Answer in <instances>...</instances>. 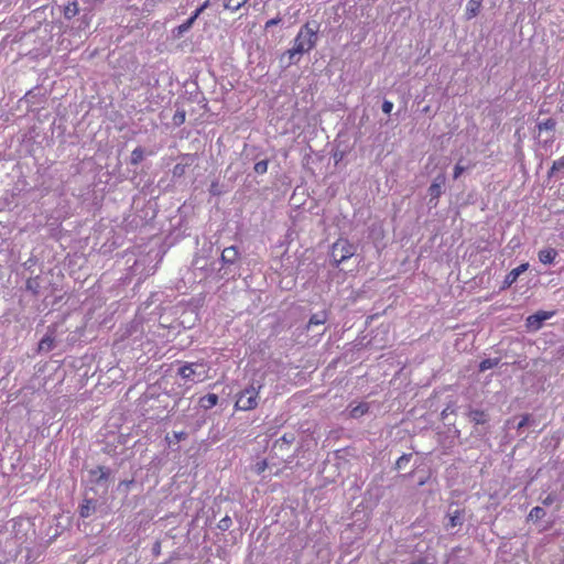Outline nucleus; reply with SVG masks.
I'll use <instances>...</instances> for the list:
<instances>
[{
	"mask_svg": "<svg viewBox=\"0 0 564 564\" xmlns=\"http://www.w3.org/2000/svg\"><path fill=\"white\" fill-rule=\"evenodd\" d=\"M262 388V383L252 382L242 391L237 394L235 408L241 411L253 410L258 406L259 392Z\"/></svg>",
	"mask_w": 564,
	"mask_h": 564,
	"instance_id": "obj_1",
	"label": "nucleus"
},
{
	"mask_svg": "<svg viewBox=\"0 0 564 564\" xmlns=\"http://www.w3.org/2000/svg\"><path fill=\"white\" fill-rule=\"evenodd\" d=\"M317 31L311 28L310 23L303 25L294 39V51L300 54L310 52L316 44Z\"/></svg>",
	"mask_w": 564,
	"mask_h": 564,
	"instance_id": "obj_2",
	"label": "nucleus"
},
{
	"mask_svg": "<svg viewBox=\"0 0 564 564\" xmlns=\"http://www.w3.org/2000/svg\"><path fill=\"white\" fill-rule=\"evenodd\" d=\"M357 247L347 239H338L332 246L330 257L337 268L341 262L350 259L356 253Z\"/></svg>",
	"mask_w": 564,
	"mask_h": 564,
	"instance_id": "obj_3",
	"label": "nucleus"
},
{
	"mask_svg": "<svg viewBox=\"0 0 564 564\" xmlns=\"http://www.w3.org/2000/svg\"><path fill=\"white\" fill-rule=\"evenodd\" d=\"M239 251L237 247L230 246L221 251L220 260L223 262V269L219 270V278L225 279L232 272L231 265H235L239 260Z\"/></svg>",
	"mask_w": 564,
	"mask_h": 564,
	"instance_id": "obj_4",
	"label": "nucleus"
},
{
	"mask_svg": "<svg viewBox=\"0 0 564 564\" xmlns=\"http://www.w3.org/2000/svg\"><path fill=\"white\" fill-rule=\"evenodd\" d=\"M177 373L187 381H202L205 378L202 364H186L178 368Z\"/></svg>",
	"mask_w": 564,
	"mask_h": 564,
	"instance_id": "obj_5",
	"label": "nucleus"
},
{
	"mask_svg": "<svg viewBox=\"0 0 564 564\" xmlns=\"http://www.w3.org/2000/svg\"><path fill=\"white\" fill-rule=\"evenodd\" d=\"M555 315V311H538L525 318V327L529 332H538L543 323Z\"/></svg>",
	"mask_w": 564,
	"mask_h": 564,
	"instance_id": "obj_6",
	"label": "nucleus"
},
{
	"mask_svg": "<svg viewBox=\"0 0 564 564\" xmlns=\"http://www.w3.org/2000/svg\"><path fill=\"white\" fill-rule=\"evenodd\" d=\"M445 181H446L445 174L441 173L433 180L432 184L430 185L427 192H429V196H430L429 204L431 205V207H436L437 199L443 194V187L445 185Z\"/></svg>",
	"mask_w": 564,
	"mask_h": 564,
	"instance_id": "obj_7",
	"label": "nucleus"
},
{
	"mask_svg": "<svg viewBox=\"0 0 564 564\" xmlns=\"http://www.w3.org/2000/svg\"><path fill=\"white\" fill-rule=\"evenodd\" d=\"M556 126H557V121L554 118H547V119H543V120L538 119L536 129H538L539 133L541 134V133L545 132L547 134L546 139L543 140L544 145L553 143V141L555 139L554 132H555Z\"/></svg>",
	"mask_w": 564,
	"mask_h": 564,
	"instance_id": "obj_8",
	"label": "nucleus"
},
{
	"mask_svg": "<svg viewBox=\"0 0 564 564\" xmlns=\"http://www.w3.org/2000/svg\"><path fill=\"white\" fill-rule=\"evenodd\" d=\"M90 480L98 486H102L106 490L108 488L107 482L110 477V469L104 466H97L95 469L89 471Z\"/></svg>",
	"mask_w": 564,
	"mask_h": 564,
	"instance_id": "obj_9",
	"label": "nucleus"
},
{
	"mask_svg": "<svg viewBox=\"0 0 564 564\" xmlns=\"http://www.w3.org/2000/svg\"><path fill=\"white\" fill-rule=\"evenodd\" d=\"M529 263H522L519 267L512 269L505 278L501 290L510 288L518 278L528 270Z\"/></svg>",
	"mask_w": 564,
	"mask_h": 564,
	"instance_id": "obj_10",
	"label": "nucleus"
},
{
	"mask_svg": "<svg viewBox=\"0 0 564 564\" xmlns=\"http://www.w3.org/2000/svg\"><path fill=\"white\" fill-rule=\"evenodd\" d=\"M97 510V500L85 497L79 506L78 512L82 518H89Z\"/></svg>",
	"mask_w": 564,
	"mask_h": 564,
	"instance_id": "obj_11",
	"label": "nucleus"
},
{
	"mask_svg": "<svg viewBox=\"0 0 564 564\" xmlns=\"http://www.w3.org/2000/svg\"><path fill=\"white\" fill-rule=\"evenodd\" d=\"M193 163V154H185L182 156L181 163H177L173 169L174 176H182L185 173V169Z\"/></svg>",
	"mask_w": 564,
	"mask_h": 564,
	"instance_id": "obj_12",
	"label": "nucleus"
},
{
	"mask_svg": "<svg viewBox=\"0 0 564 564\" xmlns=\"http://www.w3.org/2000/svg\"><path fill=\"white\" fill-rule=\"evenodd\" d=\"M557 256V251L554 248H545L539 251L538 257L541 263L551 264Z\"/></svg>",
	"mask_w": 564,
	"mask_h": 564,
	"instance_id": "obj_13",
	"label": "nucleus"
},
{
	"mask_svg": "<svg viewBox=\"0 0 564 564\" xmlns=\"http://www.w3.org/2000/svg\"><path fill=\"white\" fill-rule=\"evenodd\" d=\"M482 0H469L466 7V19L470 20L476 17L480 10Z\"/></svg>",
	"mask_w": 564,
	"mask_h": 564,
	"instance_id": "obj_14",
	"label": "nucleus"
},
{
	"mask_svg": "<svg viewBox=\"0 0 564 564\" xmlns=\"http://www.w3.org/2000/svg\"><path fill=\"white\" fill-rule=\"evenodd\" d=\"M218 402V395L215 393H208L199 399V405L205 409L209 410L214 408Z\"/></svg>",
	"mask_w": 564,
	"mask_h": 564,
	"instance_id": "obj_15",
	"label": "nucleus"
},
{
	"mask_svg": "<svg viewBox=\"0 0 564 564\" xmlns=\"http://www.w3.org/2000/svg\"><path fill=\"white\" fill-rule=\"evenodd\" d=\"M468 417L475 424H485L488 422V415L481 410H470L468 412Z\"/></svg>",
	"mask_w": 564,
	"mask_h": 564,
	"instance_id": "obj_16",
	"label": "nucleus"
},
{
	"mask_svg": "<svg viewBox=\"0 0 564 564\" xmlns=\"http://www.w3.org/2000/svg\"><path fill=\"white\" fill-rule=\"evenodd\" d=\"M327 321V313L325 311L313 314L307 323V329L312 326L323 325Z\"/></svg>",
	"mask_w": 564,
	"mask_h": 564,
	"instance_id": "obj_17",
	"label": "nucleus"
},
{
	"mask_svg": "<svg viewBox=\"0 0 564 564\" xmlns=\"http://www.w3.org/2000/svg\"><path fill=\"white\" fill-rule=\"evenodd\" d=\"M295 441L294 433H285L274 442L273 447L282 449L284 445H290Z\"/></svg>",
	"mask_w": 564,
	"mask_h": 564,
	"instance_id": "obj_18",
	"label": "nucleus"
},
{
	"mask_svg": "<svg viewBox=\"0 0 564 564\" xmlns=\"http://www.w3.org/2000/svg\"><path fill=\"white\" fill-rule=\"evenodd\" d=\"M53 348H54V337L47 334L41 339V341L39 344V350L47 352V351L52 350Z\"/></svg>",
	"mask_w": 564,
	"mask_h": 564,
	"instance_id": "obj_19",
	"label": "nucleus"
},
{
	"mask_svg": "<svg viewBox=\"0 0 564 564\" xmlns=\"http://www.w3.org/2000/svg\"><path fill=\"white\" fill-rule=\"evenodd\" d=\"M368 410H369L368 403H360L356 406H352L350 409L349 414L351 417L358 419V417L362 416L364 414H366L368 412Z\"/></svg>",
	"mask_w": 564,
	"mask_h": 564,
	"instance_id": "obj_20",
	"label": "nucleus"
},
{
	"mask_svg": "<svg viewBox=\"0 0 564 564\" xmlns=\"http://www.w3.org/2000/svg\"><path fill=\"white\" fill-rule=\"evenodd\" d=\"M464 522V511L455 510L449 514V527L455 528L462 525Z\"/></svg>",
	"mask_w": 564,
	"mask_h": 564,
	"instance_id": "obj_21",
	"label": "nucleus"
},
{
	"mask_svg": "<svg viewBox=\"0 0 564 564\" xmlns=\"http://www.w3.org/2000/svg\"><path fill=\"white\" fill-rule=\"evenodd\" d=\"M78 3L76 1L69 2L64 8V17L65 19L70 20L78 13Z\"/></svg>",
	"mask_w": 564,
	"mask_h": 564,
	"instance_id": "obj_22",
	"label": "nucleus"
},
{
	"mask_svg": "<svg viewBox=\"0 0 564 564\" xmlns=\"http://www.w3.org/2000/svg\"><path fill=\"white\" fill-rule=\"evenodd\" d=\"M40 281L39 276L30 278L26 280L25 289L30 292H32L34 295H37L40 293Z\"/></svg>",
	"mask_w": 564,
	"mask_h": 564,
	"instance_id": "obj_23",
	"label": "nucleus"
},
{
	"mask_svg": "<svg viewBox=\"0 0 564 564\" xmlns=\"http://www.w3.org/2000/svg\"><path fill=\"white\" fill-rule=\"evenodd\" d=\"M299 55H301L299 52L294 51V47L288 50L284 55L281 58V62L284 61V57L288 56V62L285 64V67H289L292 64H296L299 62Z\"/></svg>",
	"mask_w": 564,
	"mask_h": 564,
	"instance_id": "obj_24",
	"label": "nucleus"
},
{
	"mask_svg": "<svg viewBox=\"0 0 564 564\" xmlns=\"http://www.w3.org/2000/svg\"><path fill=\"white\" fill-rule=\"evenodd\" d=\"M143 159H144V150L141 147H137L131 152L130 163L132 165H138L139 163H141L143 161Z\"/></svg>",
	"mask_w": 564,
	"mask_h": 564,
	"instance_id": "obj_25",
	"label": "nucleus"
},
{
	"mask_svg": "<svg viewBox=\"0 0 564 564\" xmlns=\"http://www.w3.org/2000/svg\"><path fill=\"white\" fill-rule=\"evenodd\" d=\"M500 362V359L499 358H488V359H484L482 361H480L479 364V371L480 372H484L488 369H491V368H495L499 365Z\"/></svg>",
	"mask_w": 564,
	"mask_h": 564,
	"instance_id": "obj_26",
	"label": "nucleus"
},
{
	"mask_svg": "<svg viewBox=\"0 0 564 564\" xmlns=\"http://www.w3.org/2000/svg\"><path fill=\"white\" fill-rule=\"evenodd\" d=\"M195 20L191 17L188 18L184 23H182L181 25H178L176 29H175V36H182L184 33H186L187 31L191 30V28L193 26Z\"/></svg>",
	"mask_w": 564,
	"mask_h": 564,
	"instance_id": "obj_27",
	"label": "nucleus"
},
{
	"mask_svg": "<svg viewBox=\"0 0 564 564\" xmlns=\"http://www.w3.org/2000/svg\"><path fill=\"white\" fill-rule=\"evenodd\" d=\"M248 0H224V8L231 11L239 10Z\"/></svg>",
	"mask_w": 564,
	"mask_h": 564,
	"instance_id": "obj_28",
	"label": "nucleus"
},
{
	"mask_svg": "<svg viewBox=\"0 0 564 564\" xmlns=\"http://www.w3.org/2000/svg\"><path fill=\"white\" fill-rule=\"evenodd\" d=\"M562 170H564V155L553 162L550 171L547 172V176L552 177L555 173Z\"/></svg>",
	"mask_w": 564,
	"mask_h": 564,
	"instance_id": "obj_29",
	"label": "nucleus"
},
{
	"mask_svg": "<svg viewBox=\"0 0 564 564\" xmlns=\"http://www.w3.org/2000/svg\"><path fill=\"white\" fill-rule=\"evenodd\" d=\"M545 517V510L542 507H534L529 513V519L532 521L541 520Z\"/></svg>",
	"mask_w": 564,
	"mask_h": 564,
	"instance_id": "obj_30",
	"label": "nucleus"
},
{
	"mask_svg": "<svg viewBox=\"0 0 564 564\" xmlns=\"http://www.w3.org/2000/svg\"><path fill=\"white\" fill-rule=\"evenodd\" d=\"M412 454H403L400 456L395 463V469H402L404 468L408 463L411 460Z\"/></svg>",
	"mask_w": 564,
	"mask_h": 564,
	"instance_id": "obj_31",
	"label": "nucleus"
},
{
	"mask_svg": "<svg viewBox=\"0 0 564 564\" xmlns=\"http://www.w3.org/2000/svg\"><path fill=\"white\" fill-rule=\"evenodd\" d=\"M268 160L259 161L254 164L253 170L257 174H264L268 171Z\"/></svg>",
	"mask_w": 564,
	"mask_h": 564,
	"instance_id": "obj_32",
	"label": "nucleus"
},
{
	"mask_svg": "<svg viewBox=\"0 0 564 564\" xmlns=\"http://www.w3.org/2000/svg\"><path fill=\"white\" fill-rule=\"evenodd\" d=\"M186 113L184 110H177L173 116V123L175 126H181L185 122Z\"/></svg>",
	"mask_w": 564,
	"mask_h": 564,
	"instance_id": "obj_33",
	"label": "nucleus"
},
{
	"mask_svg": "<svg viewBox=\"0 0 564 564\" xmlns=\"http://www.w3.org/2000/svg\"><path fill=\"white\" fill-rule=\"evenodd\" d=\"M231 524H232V521H231L230 517L226 516L223 519H220V521L218 522L217 527L221 531H227V530H229Z\"/></svg>",
	"mask_w": 564,
	"mask_h": 564,
	"instance_id": "obj_34",
	"label": "nucleus"
},
{
	"mask_svg": "<svg viewBox=\"0 0 564 564\" xmlns=\"http://www.w3.org/2000/svg\"><path fill=\"white\" fill-rule=\"evenodd\" d=\"M532 421H533V420H532L531 415L525 414V415H523V416L521 417L520 422H519V423H518V425H517V429H518V430H521V429H523L524 426H527V425L531 424V422H532Z\"/></svg>",
	"mask_w": 564,
	"mask_h": 564,
	"instance_id": "obj_35",
	"label": "nucleus"
},
{
	"mask_svg": "<svg viewBox=\"0 0 564 564\" xmlns=\"http://www.w3.org/2000/svg\"><path fill=\"white\" fill-rule=\"evenodd\" d=\"M209 6V0H206L200 7H198L193 13L192 18L196 21V19L204 12L206 8Z\"/></svg>",
	"mask_w": 564,
	"mask_h": 564,
	"instance_id": "obj_36",
	"label": "nucleus"
},
{
	"mask_svg": "<svg viewBox=\"0 0 564 564\" xmlns=\"http://www.w3.org/2000/svg\"><path fill=\"white\" fill-rule=\"evenodd\" d=\"M209 193L214 196H219L221 194V189L219 187L218 182H213L209 187Z\"/></svg>",
	"mask_w": 564,
	"mask_h": 564,
	"instance_id": "obj_37",
	"label": "nucleus"
},
{
	"mask_svg": "<svg viewBox=\"0 0 564 564\" xmlns=\"http://www.w3.org/2000/svg\"><path fill=\"white\" fill-rule=\"evenodd\" d=\"M393 104L389 100H384L382 102V111L387 115H389L392 111Z\"/></svg>",
	"mask_w": 564,
	"mask_h": 564,
	"instance_id": "obj_38",
	"label": "nucleus"
},
{
	"mask_svg": "<svg viewBox=\"0 0 564 564\" xmlns=\"http://www.w3.org/2000/svg\"><path fill=\"white\" fill-rule=\"evenodd\" d=\"M465 171V167L457 163L454 167V178L457 180L462 173Z\"/></svg>",
	"mask_w": 564,
	"mask_h": 564,
	"instance_id": "obj_39",
	"label": "nucleus"
},
{
	"mask_svg": "<svg viewBox=\"0 0 564 564\" xmlns=\"http://www.w3.org/2000/svg\"><path fill=\"white\" fill-rule=\"evenodd\" d=\"M173 437H174L175 442H181L182 440H185L187 437V433L184 431L174 432Z\"/></svg>",
	"mask_w": 564,
	"mask_h": 564,
	"instance_id": "obj_40",
	"label": "nucleus"
},
{
	"mask_svg": "<svg viewBox=\"0 0 564 564\" xmlns=\"http://www.w3.org/2000/svg\"><path fill=\"white\" fill-rule=\"evenodd\" d=\"M555 499H556V498H555V496H554V495H552V494H550V495H547V496L542 500V503H543L544 506H550V505H552V503L555 501Z\"/></svg>",
	"mask_w": 564,
	"mask_h": 564,
	"instance_id": "obj_41",
	"label": "nucleus"
},
{
	"mask_svg": "<svg viewBox=\"0 0 564 564\" xmlns=\"http://www.w3.org/2000/svg\"><path fill=\"white\" fill-rule=\"evenodd\" d=\"M281 22L280 18H273L265 23V29L272 28Z\"/></svg>",
	"mask_w": 564,
	"mask_h": 564,
	"instance_id": "obj_42",
	"label": "nucleus"
},
{
	"mask_svg": "<svg viewBox=\"0 0 564 564\" xmlns=\"http://www.w3.org/2000/svg\"><path fill=\"white\" fill-rule=\"evenodd\" d=\"M194 265H195V267L202 265V262H199V259H198V258H197V259H195V261H194Z\"/></svg>",
	"mask_w": 564,
	"mask_h": 564,
	"instance_id": "obj_43",
	"label": "nucleus"
},
{
	"mask_svg": "<svg viewBox=\"0 0 564 564\" xmlns=\"http://www.w3.org/2000/svg\"><path fill=\"white\" fill-rule=\"evenodd\" d=\"M194 265H195V267L202 265V262H199V259H198V258H197V259H195V261H194Z\"/></svg>",
	"mask_w": 564,
	"mask_h": 564,
	"instance_id": "obj_44",
	"label": "nucleus"
},
{
	"mask_svg": "<svg viewBox=\"0 0 564 564\" xmlns=\"http://www.w3.org/2000/svg\"><path fill=\"white\" fill-rule=\"evenodd\" d=\"M546 112H549V110L543 109L542 107L540 108V111H539V113H540V115H541V113H546Z\"/></svg>",
	"mask_w": 564,
	"mask_h": 564,
	"instance_id": "obj_45",
	"label": "nucleus"
},
{
	"mask_svg": "<svg viewBox=\"0 0 564 564\" xmlns=\"http://www.w3.org/2000/svg\"><path fill=\"white\" fill-rule=\"evenodd\" d=\"M264 467H265V462H263V464H262V465H260L259 470H263V469H264Z\"/></svg>",
	"mask_w": 564,
	"mask_h": 564,
	"instance_id": "obj_46",
	"label": "nucleus"
},
{
	"mask_svg": "<svg viewBox=\"0 0 564 564\" xmlns=\"http://www.w3.org/2000/svg\"><path fill=\"white\" fill-rule=\"evenodd\" d=\"M561 111L564 112V100H563V104H562V107H561Z\"/></svg>",
	"mask_w": 564,
	"mask_h": 564,
	"instance_id": "obj_47",
	"label": "nucleus"
},
{
	"mask_svg": "<svg viewBox=\"0 0 564 564\" xmlns=\"http://www.w3.org/2000/svg\"><path fill=\"white\" fill-rule=\"evenodd\" d=\"M411 564H423L422 562H413Z\"/></svg>",
	"mask_w": 564,
	"mask_h": 564,
	"instance_id": "obj_48",
	"label": "nucleus"
}]
</instances>
